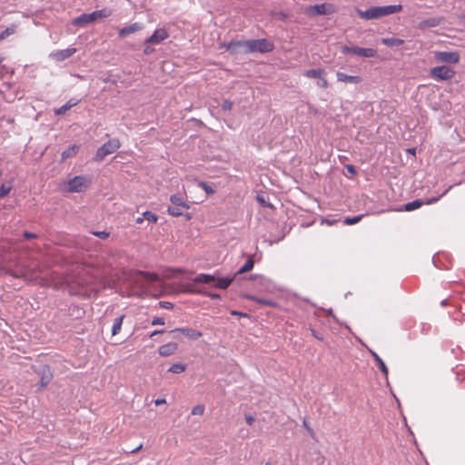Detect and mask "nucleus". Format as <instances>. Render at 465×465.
Returning <instances> with one entry per match:
<instances>
[{
	"mask_svg": "<svg viewBox=\"0 0 465 465\" xmlns=\"http://www.w3.org/2000/svg\"><path fill=\"white\" fill-rule=\"evenodd\" d=\"M168 37L169 34L164 28H158L144 41V45H159Z\"/></svg>",
	"mask_w": 465,
	"mask_h": 465,
	"instance_id": "nucleus-16",
	"label": "nucleus"
},
{
	"mask_svg": "<svg viewBox=\"0 0 465 465\" xmlns=\"http://www.w3.org/2000/svg\"><path fill=\"white\" fill-rule=\"evenodd\" d=\"M79 103L77 99H70L64 105L54 110L56 115H63L72 107L75 106Z\"/></svg>",
	"mask_w": 465,
	"mask_h": 465,
	"instance_id": "nucleus-23",
	"label": "nucleus"
},
{
	"mask_svg": "<svg viewBox=\"0 0 465 465\" xmlns=\"http://www.w3.org/2000/svg\"><path fill=\"white\" fill-rule=\"evenodd\" d=\"M43 273V266L36 263L34 266H25L22 269L20 275L14 274L16 278H23L25 281L31 282H40L42 279L40 275Z\"/></svg>",
	"mask_w": 465,
	"mask_h": 465,
	"instance_id": "nucleus-4",
	"label": "nucleus"
},
{
	"mask_svg": "<svg viewBox=\"0 0 465 465\" xmlns=\"http://www.w3.org/2000/svg\"><path fill=\"white\" fill-rule=\"evenodd\" d=\"M153 52V48H151V47H149V46H148V45H147L144 47V49H143V53H144L145 54H152Z\"/></svg>",
	"mask_w": 465,
	"mask_h": 465,
	"instance_id": "nucleus-46",
	"label": "nucleus"
},
{
	"mask_svg": "<svg viewBox=\"0 0 465 465\" xmlns=\"http://www.w3.org/2000/svg\"><path fill=\"white\" fill-rule=\"evenodd\" d=\"M159 277L155 273L138 271L132 276V282L137 287L144 290L150 283L158 281Z\"/></svg>",
	"mask_w": 465,
	"mask_h": 465,
	"instance_id": "nucleus-6",
	"label": "nucleus"
},
{
	"mask_svg": "<svg viewBox=\"0 0 465 465\" xmlns=\"http://www.w3.org/2000/svg\"><path fill=\"white\" fill-rule=\"evenodd\" d=\"M124 319V315H121L114 319V324L112 327V335L114 336L120 332Z\"/></svg>",
	"mask_w": 465,
	"mask_h": 465,
	"instance_id": "nucleus-29",
	"label": "nucleus"
},
{
	"mask_svg": "<svg viewBox=\"0 0 465 465\" xmlns=\"http://www.w3.org/2000/svg\"><path fill=\"white\" fill-rule=\"evenodd\" d=\"M23 236L27 239V240H31V239H36L37 238V235L35 233H33V232H24L23 233Z\"/></svg>",
	"mask_w": 465,
	"mask_h": 465,
	"instance_id": "nucleus-43",
	"label": "nucleus"
},
{
	"mask_svg": "<svg viewBox=\"0 0 465 465\" xmlns=\"http://www.w3.org/2000/svg\"><path fill=\"white\" fill-rule=\"evenodd\" d=\"M381 41L383 45L389 47L401 46L404 44L402 39L394 37L382 38Z\"/></svg>",
	"mask_w": 465,
	"mask_h": 465,
	"instance_id": "nucleus-26",
	"label": "nucleus"
},
{
	"mask_svg": "<svg viewBox=\"0 0 465 465\" xmlns=\"http://www.w3.org/2000/svg\"><path fill=\"white\" fill-rule=\"evenodd\" d=\"M78 150H79V146L76 144H74V145L68 147L61 154L62 161H65L68 158L74 157L78 153Z\"/></svg>",
	"mask_w": 465,
	"mask_h": 465,
	"instance_id": "nucleus-27",
	"label": "nucleus"
},
{
	"mask_svg": "<svg viewBox=\"0 0 465 465\" xmlns=\"http://www.w3.org/2000/svg\"><path fill=\"white\" fill-rule=\"evenodd\" d=\"M214 281H215L214 276H213L211 274H204V273H201L193 279V282L196 283H211Z\"/></svg>",
	"mask_w": 465,
	"mask_h": 465,
	"instance_id": "nucleus-28",
	"label": "nucleus"
},
{
	"mask_svg": "<svg viewBox=\"0 0 465 465\" xmlns=\"http://www.w3.org/2000/svg\"><path fill=\"white\" fill-rule=\"evenodd\" d=\"M171 205L168 206L169 214L178 217L183 214V211L189 209V205L179 194H173L170 198Z\"/></svg>",
	"mask_w": 465,
	"mask_h": 465,
	"instance_id": "nucleus-7",
	"label": "nucleus"
},
{
	"mask_svg": "<svg viewBox=\"0 0 465 465\" xmlns=\"http://www.w3.org/2000/svg\"><path fill=\"white\" fill-rule=\"evenodd\" d=\"M41 375V387H46L53 379V373L48 366L44 365L41 367L39 372Z\"/></svg>",
	"mask_w": 465,
	"mask_h": 465,
	"instance_id": "nucleus-20",
	"label": "nucleus"
},
{
	"mask_svg": "<svg viewBox=\"0 0 465 465\" xmlns=\"http://www.w3.org/2000/svg\"><path fill=\"white\" fill-rule=\"evenodd\" d=\"M447 192H448V190L444 191L438 197L430 198V199L426 200L425 202L420 200V199H417V200H414L412 202L407 203L406 204L403 205V207L401 210V211H405V212H411V211H414V210L421 207L423 204H432V203H437L440 200V198L441 196L445 195L447 193Z\"/></svg>",
	"mask_w": 465,
	"mask_h": 465,
	"instance_id": "nucleus-13",
	"label": "nucleus"
},
{
	"mask_svg": "<svg viewBox=\"0 0 465 465\" xmlns=\"http://www.w3.org/2000/svg\"><path fill=\"white\" fill-rule=\"evenodd\" d=\"M75 53H76V48L71 47V48H66V49H63V50L54 51L50 54L49 56L56 62H62V61H64V60L70 58Z\"/></svg>",
	"mask_w": 465,
	"mask_h": 465,
	"instance_id": "nucleus-17",
	"label": "nucleus"
},
{
	"mask_svg": "<svg viewBox=\"0 0 465 465\" xmlns=\"http://www.w3.org/2000/svg\"><path fill=\"white\" fill-rule=\"evenodd\" d=\"M341 53L344 54H354L366 58H373L377 55V52L373 48H363L359 46H343Z\"/></svg>",
	"mask_w": 465,
	"mask_h": 465,
	"instance_id": "nucleus-11",
	"label": "nucleus"
},
{
	"mask_svg": "<svg viewBox=\"0 0 465 465\" xmlns=\"http://www.w3.org/2000/svg\"><path fill=\"white\" fill-rule=\"evenodd\" d=\"M3 94V91L0 89V96Z\"/></svg>",
	"mask_w": 465,
	"mask_h": 465,
	"instance_id": "nucleus-59",
	"label": "nucleus"
},
{
	"mask_svg": "<svg viewBox=\"0 0 465 465\" xmlns=\"http://www.w3.org/2000/svg\"><path fill=\"white\" fill-rule=\"evenodd\" d=\"M442 18L440 17H430L425 20H422L419 23L418 27L421 30L426 28H432L439 26L441 24Z\"/></svg>",
	"mask_w": 465,
	"mask_h": 465,
	"instance_id": "nucleus-21",
	"label": "nucleus"
},
{
	"mask_svg": "<svg viewBox=\"0 0 465 465\" xmlns=\"http://www.w3.org/2000/svg\"><path fill=\"white\" fill-rule=\"evenodd\" d=\"M5 60V57L4 56H0V64L4 62Z\"/></svg>",
	"mask_w": 465,
	"mask_h": 465,
	"instance_id": "nucleus-57",
	"label": "nucleus"
},
{
	"mask_svg": "<svg viewBox=\"0 0 465 465\" xmlns=\"http://www.w3.org/2000/svg\"><path fill=\"white\" fill-rule=\"evenodd\" d=\"M15 25H11L0 33V42L15 33Z\"/></svg>",
	"mask_w": 465,
	"mask_h": 465,
	"instance_id": "nucleus-35",
	"label": "nucleus"
},
{
	"mask_svg": "<svg viewBox=\"0 0 465 465\" xmlns=\"http://www.w3.org/2000/svg\"><path fill=\"white\" fill-rule=\"evenodd\" d=\"M346 169L351 174H355L356 173V170H355L353 165L349 164V165L346 166Z\"/></svg>",
	"mask_w": 465,
	"mask_h": 465,
	"instance_id": "nucleus-45",
	"label": "nucleus"
},
{
	"mask_svg": "<svg viewBox=\"0 0 465 465\" xmlns=\"http://www.w3.org/2000/svg\"><path fill=\"white\" fill-rule=\"evenodd\" d=\"M225 47L233 54H249V40L232 41Z\"/></svg>",
	"mask_w": 465,
	"mask_h": 465,
	"instance_id": "nucleus-14",
	"label": "nucleus"
},
{
	"mask_svg": "<svg viewBox=\"0 0 465 465\" xmlns=\"http://www.w3.org/2000/svg\"><path fill=\"white\" fill-rule=\"evenodd\" d=\"M253 265H254V262H253L252 257H249L248 260L246 261V262L244 263V265L237 271V272L235 273V276L238 274H242V273L250 272L251 270H252Z\"/></svg>",
	"mask_w": 465,
	"mask_h": 465,
	"instance_id": "nucleus-30",
	"label": "nucleus"
},
{
	"mask_svg": "<svg viewBox=\"0 0 465 465\" xmlns=\"http://www.w3.org/2000/svg\"><path fill=\"white\" fill-rule=\"evenodd\" d=\"M362 219V215H357L354 217H347L344 221L346 224L351 225L359 223Z\"/></svg>",
	"mask_w": 465,
	"mask_h": 465,
	"instance_id": "nucleus-38",
	"label": "nucleus"
},
{
	"mask_svg": "<svg viewBox=\"0 0 465 465\" xmlns=\"http://www.w3.org/2000/svg\"><path fill=\"white\" fill-rule=\"evenodd\" d=\"M222 108L224 111L230 112L232 108V103L231 101L225 100L222 104Z\"/></svg>",
	"mask_w": 465,
	"mask_h": 465,
	"instance_id": "nucleus-41",
	"label": "nucleus"
},
{
	"mask_svg": "<svg viewBox=\"0 0 465 465\" xmlns=\"http://www.w3.org/2000/svg\"><path fill=\"white\" fill-rule=\"evenodd\" d=\"M13 185L11 182L4 183L0 186V199L5 198L6 195L9 194V193L12 191Z\"/></svg>",
	"mask_w": 465,
	"mask_h": 465,
	"instance_id": "nucleus-32",
	"label": "nucleus"
},
{
	"mask_svg": "<svg viewBox=\"0 0 465 465\" xmlns=\"http://www.w3.org/2000/svg\"><path fill=\"white\" fill-rule=\"evenodd\" d=\"M434 58L438 63L456 64L460 62V54L455 51H437Z\"/></svg>",
	"mask_w": 465,
	"mask_h": 465,
	"instance_id": "nucleus-12",
	"label": "nucleus"
},
{
	"mask_svg": "<svg viewBox=\"0 0 465 465\" xmlns=\"http://www.w3.org/2000/svg\"><path fill=\"white\" fill-rule=\"evenodd\" d=\"M164 323H165L164 319L163 318H160V317H155L152 321V324L153 325H163Z\"/></svg>",
	"mask_w": 465,
	"mask_h": 465,
	"instance_id": "nucleus-42",
	"label": "nucleus"
},
{
	"mask_svg": "<svg viewBox=\"0 0 465 465\" xmlns=\"http://www.w3.org/2000/svg\"><path fill=\"white\" fill-rule=\"evenodd\" d=\"M232 315H239V316H246V314H245V313L238 312H236V311H232Z\"/></svg>",
	"mask_w": 465,
	"mask_h": 465,
	"instance_id": "nucleus-54",
	"label": "nucleus"
},
{
	"mask_svg": "<svg viewBox=\"0 0 465 465\" xmlns=\"http://www.w3.org/2000/svg\"><path fill=\"white\" fill-rule=\"evenodd\" d=\"M91 180L83 175H77L63 183V189L67 193H81L86 189Z\"/></svg>",
	"mask_w": 465,
	"mask_h": 465,
	"instance_id": "nucleus-3",
	"label": "nucleus"
},
{
	"mask_svg": "<svg viewBox=\"0 0 465 465\" xmlns=\"http://www.w3.org/2000/svg\"><path fill=\"white\" fill-rule=\"evenodd\" d=\"M142 448H143V444H140L138 447H136L135 449L132 450L130 452H131V453L137 452V451H138V450H140Z\"/></svg>",
	"mask_w": 465,
	"mask_h": 465,
	"instance_id": "nucleus-53",
	"label": "nucleus"
},
{
	"mask_svg": "<svg viewBox=\"0 0 465 465\" xmlns=\"http://www.w3.org/2000/svg\"><path fill=\"white\" fill-rule=\"evenodd\" d=\"M199 187H201L207 194L214 193V189L212 185L204 182H198Z\"/></svg>",
	"mask_w": 465,
	"mask_h": 465,
	"instance_id": "nucleus-36",
	"label": "nucleus"
},
{
	"mask_svg": "<svg viewBox=\"0 0 465 465\" xmlns=\"http://www.w3.org/2000/svg\"><path fill=\"white\" fill-rule=\"evenodd\" d=\"M93 234L101 239H106L109 236V232H107L105 231L94 232Z\"/></svg>",
	"mask_w": 465,
	"mask_h": 465,
	"instance_id": "nucleus-40",
	"label": "nucleus"
},
{
	"mask_svg": "<svg viewBox=\"0 0 465 465\" xmlns=\"http://www.w3.org/2000/svg\"><path fill=\"white\" fill-rule=\"evenodd\" d=\"M320 79H321V86L323 88H326L328 86L327 80L325 78H323L322 76Z\"/></svg>",
	"mask_w": 465,
	"mask_h": 465,
	"instance_id": "nucleus-47",
	"label": "nucleus"
},
{
	"mask_svg": "<svg viewBox=\"0 0 465 465\" xmlns=\"http://www.w3.org/2000/svg\"><path fill=\"white\" fill-rule=\"evenodd\" d=\"M273 44L266 39H252L249 40V54L250 53H269L273 50Z\"/></svg>",
	"mask_w": 465,
	"mask_h": 465,
	"instance_id": "nucleus-10",
	"label": "nucleus"
},
{
	"mask_svg": "<svg viewBox=\"0 0 465 465\" xmlns=\"http://www.w3.org/2000/svg\"><path fill=\"white\" fill-rule=\"evenodd\" d=\"M173 338H177L178 334H183L190 340H197L203 336V332L192 328H175L170 331Z\"/></svg>",
	"mask_w": 465,
	"mask_h": 465,
	"instance_id": "nucleus-15",
	"label": "nucleus"
},
{
	"mask_svg": "<svg viewBox=\"0 0 465 465\" xmlns=\"http://www.w3.org/2000/svg\"><path fill=\"white\" fill-rule=\"evenodd\" d=\"M233 278H220L216 281L215 287L219 289H226L232 283Z\"/></svg>",
	"mask_w": 465,
	"mask_h": 465,
	"instance_id": "nucleus-33",
	"label": "nucleus"
},
{
	"mask_svg": "<svg viewBox=\"0 0 465 465\" xmlns=\"http://www.w3.org/2000/svg\"><path fill=\"white\" fill-rule=\"evenodd\" d=\"M244 298L247 300H250V301H254L261 305H265V306H270V307H273L275 305V302L272 300L258 298L252 294H246V295H244Z\"/></svg>",
	"mask_w": 465,
	"mask_h": 465,
	"instance_id": "nucleus-24",
	"label": "nucleus"
},
{
	"mask_svg": "<svg viewBox=\"0 0 465 465\" xmlns=\"http://www.w3.org/2000/svg\"><path fill=\"white\" fill-rule=\"evenodd\" d=\"M111 15V11L104 8L94 11L90 14H82L81 15L72 20V25L75 26H85L88 24L94 23L98 19L106 18Z\"/></svg>",
	"mask_w": 465,
	"mask_h": 465,
	"instance_id": "nucleus-2",
	"label": "nucleus"
},
{
	"mask_svg": "<svg viewBox=\"0 0 465 465\" xmlns=\"http://www.w3.org/2000/svg\"><path fill=\"white\" fill-rule=\"evenodd\" d=\"M204 410H205V408L203 405H196L195 407L193 408L192 414L193 415H203L204 412Z\"/></svg>",
	"mask_w": 465,
	"mask_h": 465,
	"instance_id": "nucleus-39",
	"label": "nucleus"
},
{
	"mask_svg": "<svg viewBox=\"0 0 465 465\" xmlns=\"http://www.w3.org/2000/svg\"><path fill=\"white\" fill-rule=\"evenodd\" d=\"M430 75L437 81H447L453 78L455 71L447 65L435 66L430 69Z\"/></svg>",
	"mask_w": 465,
	"mask_h": 465,
	"instance_id": "nucleus-9",
	"label": "nucleus"
},
{
	"mask_svg": "<svg viewBox=\"0 0 465 465\" xmlns=\"http://www.w3.org/2000/svg\"><path fill=\"white\" fill-rule=\"evenodd\" d=\"M335 12V6L332 4H321L315 5H309L305 7L304 13L308 16L326 15H331Z\"/></svg>",
	"mask_w": 465,
	"mask_h": 465,
	"instance_id": "nucleus-8",
	"label": "nucleus"
},
{
	"mask_svg": "<svg viewBox=\"0 0 465 465\" xmlns=\"http://www.w3.org/2000/svg\"><path fill=\"white\" fill-rule=\"evenodd\" d=\"M2 176V171L0 170V177Z\"/></svg>",
	"mask_w": 465,
	"mask_h": 465,
	"instance_id": "nucleus-60",
	"label": "nucleus"
},
{
	"mask_svg": "<svg viewBox=\"0 0 465 465\" xmlns=\"http://www.w3.org/2000/svg\"><path fill=\"white\" fill-rule=\"evenodd\" d=\"M371 356L373 357L374 361H376L378 368L387 377L389 371H388L386 364L382 361V359L375 351H371Z\"/></svg>",
	"mask_w": 465,
	"mask_h": 465,
	"instance_id": "nucleus-25",
	"label": "nucleus"
},
{
	"mask_svg": "<svg viewBox=\"0 0 465 465\" xmlns=\"http://www.w3.org/2000/svg\"><path fill=\"white\" fill-rule=\"evenodd\" d=\"M164 331L163 330H156V331H153L151 332L150 334V337H153L155 335H158V334H161V333H163Z\"/></svg>",
	"mask_w": 465,
	"mask_h": 465,
	"instance_id": "nucleus-48",
	"label": "nucleus"
},
{
	"mask_svg": "<svg viewBox=\"0 0 465 465\" xmlns=\"http://www.w3.org/2000/svg\"><path fill=\"white\" fill-rule=\"evenodd\" d=\"M120 145V141L117 138L110 139L97 149L94 160L96 162H102L107 155L114 153L117 149H119Z\"/></svg>",
	"mask_w": 465,
	"mask_h": 465,
	"instance_id": "nucleus-5",
	"label": "nucleus"
},
{
	"mask_svg": "<svg viewBox=\"0 0 465 465\" xmlns=\"http://www.w3.org/2000/svg\"><path fill=\"white\" fill-rule=\"evenodd\" d=\"M312 331V334L317 338V339H321L318 334H315L314 331Z\"/></svg>",
	"mask_w": 465,
	"mask_h": 465,
	"instance_id": "nucleus-58",
	"label": "nucleus"
},
{
	"mask_svg": "<svg viewBox=\"0 0 465 465\" xmlns=\"http://www.w3.org/2000/svg\"><path fill=\"white\" fill-rule=\"evenodd\" d=\"M143 219H144V218H143V217H138V218L136 219V223H142L143 222Z\"/></svg>",
	"mask_w": 465,
	"mask_h": 465,
	"instance_id": "nucleus-55",
	"label": "nucleus"
},
{
	"mask_svg": "<svg viewBox=\"0 0 465 465\" xmlns=\"http://www.w3.org/2000/svg\"><path fill=\"white\" fill-rule=\"evenodd\" d=\"M160 305L164 309H172L173 307V303L169 302H161Z\"/></svg>",
	"mask_w": 465,
	"mask_h": 465,
	"instance_id": "nucleus-44",
	"label": "nucleus"
},
{
	"mask_svg": "<svg viewBox=\"0 0 465 465\" xmlns=\"http://www.w3.org/2000/svg\"><path fill=\"white\" fill-rule=\"evenodd\" d=\"M185 370H186V365H185V364H183V363H174V364H173V365L169 368L168 371H169V372H172V373L179 374V373L183 372Z\"/></svg>",
	"mask_w": 465,
	"mask_h": 465,
	"instance_id": "nucleus-34",
	"label": "nucleus"
},
{
	"mask_svg": "<svg viewBox=\"0 0 465 465\" xmlns=\"http://www.w3.org/2000/svg\"><path fill=\"white\" fill-rule=\"evenodd\" d=\"M155 405H161V404H163L165 403V399H157L155 401H154Z\"/></svg>",
	"mask_w": 465,
	"mask_h": 465,
	"instance_id": "nucleus-50",
	"label": "nucleus"
},
{
	"mask_svg": "<svg viewBox=\"0 0 465 465\" xmlns=\"http://www.w3.org/2000/svg\"><path fill=\"white\" fill-rule=\"evenodd\" d=\"M178 349L176 342H168L159 347L158 353L163 357H167L173 354Z\"/></svg>",
	"mask_w": 465,
	"mask_h": 465,
	"instance_id": "nucleus-19",
	"label": "nucleus"
},
{
	"mask_svg": "<svg viewBox=\"0 0 465 465\" xmlns=\"http://www.w3.org/2000/svg\"><path fill=\"white\" fill-rule=\"evenodd\" d=\"M337 80L342 83H349L357 84L361 82V77L358 75H348L342 72H337L336 74Z\"/></svg>",
	"mask_w": 465,
	"mask_h": 465,
	"instance_id": "nucleus-22",
	"label": "nucleus"
},
{
	"mask_svg": "<svg viewBox=\"0 0 465 465\" xmlns=\"http://www.w3.org/2000/svg\"><path fill=\"white\" fill-rule=\"evenodd\" d=\"M143 216L144 219H146L147 221L151 222V223H156L157 220H158V217L156 214L153 213L152 212L150 211H146L143 213Z\"/></svg>",
	"mask_w": 465,
	"mask_h": 465,
	"instance_id": "nucleus-37",
	"label": "nucleus"
},
{
	"mask_svg": "<svg viewBox=\"0 0 465 465\" xmlns=\"http://www.w3.org/2000/svg\"><path fill=\"white\" fill-rule=\"evenodd\" d=\"M303 426L307 429L309 433L312 434V430L308 426L306 420L303 421Z\"/></svg>",
	"mask_w": 465,
	"mask_h": 465,
	"instance_id": "nucleus-52",
	"label": "nucleus"
},
{
	"mask_svg": "<svg viewBox=\"0 0 465 465\" xmlns=\"http://www.w3.org/2000/svg\"><path fill=\"white\" fill-rule=\"evenodd\" d=\"M402 10L401 5H384V6H374L371 7L365 11L357 10L359 16L365 20H373L378 19L389 15H392L398 13Z\"/></svg>",
	"mask_w": 465,
	"mask_h": 465,
	"instance_id": "nucleus-1",
	"label": "nucleus"
},
{
	"mask_svg": "<svg viewBox=\"0 0 465 465\" xmlns=\"http://www.w3.org/2000/svg\"><path fill=\"white\" fill-rule=\"evenodd\" d=\"M143 28L140 23H134L130 25L124 26L119 30V36L124 38L131 34L136 33Z\"/></svg>",
	"mask_w": 465,
	"mask_h": 465,
	"instance_id": "nucleus-18",
	"label": "nucleus"
},
{
	"mask_svg": "<svg viewBox=\"0 0 465 465\" xmlns=\"http://www.w3.org/2000/svg\"><path fill=\"white\" fill-rule=\"evenodd\" d=\"M257 200H258V201H259L262 205H264V206H270L269 204H266V203H265V201H264V199H263L262 197L258 196V197H257Z\"/></svg>",
	"mask_w": 465,
	"mask_h": 465,
	"instance_id": "nucleus-51",
	"label": "nucleus"
},
{
	"mask_svg": "<svg viewBox=\"0 0 465 465\" xmlns=\"http://www.w3.org/2000/svg\"><path fill=\"white\" fill-rule=\"evenodd\" d=\"M210 296H211V298H213V299H217V298H219V297H220V295H219V294H212V295H210Z\"/></svg>",
	"mask_w": 465,
	"mask_h": 465,
	"instance_id": "nucleus-56",
	"label": "nucleus"
},
{
	"mask_svg": "<svg viewBox=\"0 0 465 465\" xmlns=\"http://www.w3.org/2000/svg\"><path fill=\"white\" fill-rule=\"evenodd\" d=\"M323 74H324V71L322 69H310L304 73V75L308 78H313V79L319 78L320 79V78H322Z\"/></svg>",
	"mask_w": 465,
	"mask_h": 465,
	"instance_id": "nucleus-31",
	"label": "nucleus"
},
{
	"mask_svg": "<svg viewBox=\"0 0 465 465\" xmlns=\"http://www.w3.org/2000/svg\"><path fill=\"white\" fill-rule=\"evenodd\" d=\"M246 422L249 425H252V423L254 422V418L252 415L247 416L246 417Z\"/></svg>",
	"mask_w": 465,
	"mask_h": 465,
	"instance_id": "nucleus-49",
	"label": "nucleus"
}]
</instances>
